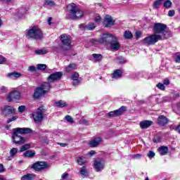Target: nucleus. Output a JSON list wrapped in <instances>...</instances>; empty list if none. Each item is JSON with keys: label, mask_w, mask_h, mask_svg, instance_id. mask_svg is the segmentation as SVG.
Segmentation results:
<instances>
[{"label": "nucleus", "mask_w": 180, "mask_h": 180, "mask_svg": "<svg viewBox=\"0 0 180 180\" xmlns=\"http://www.w3.org/2000/svg\"><path fill=\"white\" fill-rule=\"evenodd\" d=\"M153 34L148 35L142 40L145 46H154L161 40L171 37V31L167 30V25L156 22L153 27Z\"/></svg>", "instance_id": "f257e3e1"}, {"label": "nucleus", "mask_w": 180, "mask_h": 180, "mask_svg": "<svg viewBox=\"0 0 180 180\" xmlns=\"http://www.w3.org/2000/svg\"><path fill=\"white\" fill-rule=\"evenodd\" d=\"M33 130L30 128H20L17 127L13 129V134L11 136L12 142L15 144V146H23L26 143V138L19 135V134H30L32 133Z\"/></svg>", "instance_id": "f03ea898"}, {"label": "nucleus", "mask_w": 180, "mask_h": 180, "mask_svg": "<svg viewBox=\"0 0 180 180\" xmlns=\"http://www.w3.org/2000/svg\"><path fill=\"white\" fill-rule=\"evenodd\" d=\"M66 11L68 13L66 14L65 19L69 20H79V19H82V18H84V11L79 9L77 4L74 3H71L68 5Z\"/></svg>", "instance_id": "7ed1b4c3"}, {"label": "nucleus", "mask_w": 180, "mask_h": 180, "mask_svg": "<svg viewBox=\"0 0 180 180\" xmlns=\"http://www.w3.org/2000/svg\"><path fill=\"white\" fill-rule=\"evenodd\" d=\"M51 89V82H46L37 86L34 92L33 98L37 101L41 99Z\"/></svg>", "instance_id": "20e7f679"}, {"label": "nucleus", "mask_w": 180, "mask_h": 180, "mask_svg": "<svg viewBox=\"0 0 180 180\" xmlns=\"http://www.w3.org/2000/svg\"><path fill=\"white\" fill-rule=\"evenodd\" d=\"M44 37L43 31L37 25L30 27L25 34L27 39H32V40H41Z\"/></svg>", "instance_id": "39448f33"}, {"label": "nucleus", "mask_w": 180, "mask_h": 180, "mask_svg": "<svg viewBox=\"0 0 180 180\" xmlns=\"http://www.w3.org/2000/svg\"><path fill=\"white\" fill-rule=\"evenodd\" d=\"M44 113H46V109H44V106L41 105L37 109V111L34 114L32 115L34 123L41 122L44 118Z\"/></svg>", "instance_id": "423d86ee"}, {"label": "nucleus", "mask_w": 180, "mask_h": 180, "mask_svg": "<svg viewBox=\"0 0 180 180\" xmlns=\"http://www.w3.org/2000/svg\"><path fill=\"white\" fill-rule=\"evenodd\" d=\"M31 168L37 172H41L49 168V163L46 161H37L32 165Z\"/></svg>", "instance_id": "0eeeda50"}, {"label": "nucleus", "mask_w": 180, "mask_h": 180, "mask_svg": "<svg viewBox=\"0 0 180 180\" xmlns=\"http://www.w3.org/2000/svg\"><path fill=\"white\" fill-rule=\"evenodd\" d=\"M114 37L115 35L109 32L103 33L100 38V44H103L105 47H108Z\"/></svg>", "instance_id": "6e6552de"}, {"label": "nucleus", "mask_w": 180, "mask_h": 180, "mask_svg": "<svg viewBox=\"0 0 180 180\" xmlns=\"http://www.w3.org/2000/svg\"><path fill=\"white\" fill-rule=\"evenodd\" d=\"M108 46H110L112 51H119L120 50V42H119V39L116 36L112 37Z\"/></svg>", "instance_id": "1a4fd4ad"}, {"label": "nucleus", "mask_w": 180, "mask_h": 180, "mask_svg": "<svg viewBox=\"0 0 180 180\" xmlns=\"http://www.w3.org/2000/svg\"><path fill=\"white\" fill-rule=\"evenodd\" d=\"M127 110V107L126 106H121L120 108L115 110L114 111H110L108 113V116L109 117H116L117 116H122L124 112Z\"/></svg>", "instance_id": "9d476101"}, {"label": "nucleus", "mask_w": 180, "mask_h": 180, "mask_svg": "<svg viewBox=\"0 0 180 180\" xmlns=\"http://www.w3.org/2000/svg\"><path fill=\"white\" fill-rule=\"evenodd\" d=\"M63 78V72H55L47 77L49 82H56L60 81Z\"/></svg>", "instance_id": "9b49d317"}, {"label": "nucleus", "mask_w": 180, "mask_h": 180, "mask_svg": "<svg viewBox=\"0 0 180 180\" xmlns=\"http://www.w3.org/2000/svg\"><path fill=\"white\" fill-rule=\"evenodd\" d=\"M94 169L96 172H101V171L105 169V160L103 159L94 160Z\"/></svg>", "instance_id": "f8f14e48"}, {"label": "nucleus", "mask_w": 180, "mask_h": 180, "mask_svg": "<svg viewBox=\"0 0 180 180\" xmlns=\"http://www.w3.org/2000/svg\"><path fill=\"white\" fill-rule=\"evenodd\" d=\"M60 41L62 43V48L63 46L71 47V36L66 34L60 35Z\"/></svg>", "instance_id": "ddd939ff"}, {"label": "nucleus", "mask_w": 180, "mask_h": 180, "mask_svg": "<svg viewBox=\"0 0 180 180\" xmlns=\"http://www.w3.org/2000/svg\"><path fill=\"white\" fill-rule=\"evenodd\" d=\"M115 20H113L112 16L107 15L103 20V25L104 27H112L115 25Z\"/></svg>", "instance_id": "4468645a"}, {"label": "nucleus", "mask_w": 180, "mask_h": 180, "mask_svg": "<svg viewBox=\"0 0 180 180\" xmlns=\"http://www.w3.org/2000/svg\"><path fill=\"white\" fill-rule=\"evenodd\" d=\"M20 92L13 91L7 96V99L9 102H12V101H19L20 99Z\"/></svg>", "instance_id": "2eb2a0df"}, {"label": "nucleus", "mask_w": 180, "mask_h": 180, "mask_svg": "<svg viewBox=\"0 0 180 180\" xmlns=\"http://www.w3.org/2000/svg\"><path fill=\"white\" fill-rule=\"evenodd\" d=\"M1 113H2L3 116H5V117H6V116H8V115H12V114L15 113V109L12 108L9 105H6L1 110Z\"/></svg>", "instance_id": "dca6fc26"}, {"label": "nucleus", "mask_w": 180, "mask_h": 180, "mask_svg": "<svg viewBox=\"0 0 180 180\" xmlns=\"http://www.w3.org/2000/svg\"><path fill=\"white\" fill-rule=\"evenodd\" d=\"M101 143H102V138L96 137L90 142H89V146L91 147V148H94L95 147H98Z\"/></svg>", "instance_id": "f3484780"}, {"label": "nucleus", "mask_w": 180, "mask_h": 180, "mask_svg": "<svg viewBox=\"0 0 180 180\" xmlns=\"http://www.w3.org/2000/svg\"><path fill=\"white\" fill-rule=\"evenodd\" d=\"M123 77V71L120 69H116L111 74V78L112 79H119Z\"/></svg>", "instance_id": "a211bd4d"}, {"label": "nucleus", "mask_w": 180, "mask_h": 180, "mask_svg": "<svg viewBox=\"0 0 180 180\" xmlns=\"http://www.w3.org/2000/svg\"><path fill=\"white\" fill-rule=\"evenodd\" d=\"M71 79H72L73 85L75 86L77 84L81 83V81H82V79L79 77V74L77 72H75L74 74L71 77Z\"/></svg>", "instance_id": "6ab92c4d"}, {"label": "nucleus", "mask_w": 180, "mask_h": 180, "mask_svg": "<svg viewBox=\"0 0 180 180\" xmlns=\"http://www.w3.org/2000/svg\"><path fill=\"white\" fill-rule=\"evenodd\" d=\"M157 123L159 126H165L168 123V118L164 115H160L158 118Z\"/></svg>", "instance_id": "aec40b11"}, {"label": "nucleus", "mask_w": 180, "mask_h": 180, "mask_svg": "<svg viewBox=\"0 0 180 180\" xmlns=\"http://www.w3.org/2000/svg\"><path fill=\"white\" fill-rule=\"evenodd\" d=\"M154 122L150 120H144L140 122V127L141 129H148L150 126H153Z\"/></svg>", "instance_id": "412c9836"}, {"label": "nucleus", "mask_w": 180, "mask_h": 180, "mask_svg": "<svg viewBox=\"0 0 180 180\" xmlns=\"http://www.w3.org/2000/svg\"><path fill=\"white\" fill-rule=\"evenodd\" d=\"M158 151H159L160 155H167L168 154V147L165 146H160L158 148Z\"/></svg>", "instance_id": "4be33fe9"}, {"label": "nucleus", "mask_w": 180, "mask_h": 180, "mask_svg": "<svg viewBox=\"0 0 180 180\" xmlns=\"http://www.w3.org/2000/svg\"><path fill=\"white\" fill-rule=\"evenodd\" d=\"M74 70H77V65L75 63H70L65 68V72H71Z\"/></svg>", "instance_id": "5701e85b"}, {"label": "nucleus", "mask_w": 180, "mask_h": 180, "mask_svg": "<svg viewBox=\"0 0 180 180\" xmlns=\"http://www.w3.org/2000/svg\"><path fill=\"white\" fill-rule=\"evenodd\" d=\"M34 155H36V152L32 151V150H28L23 153V157L25 158H33Z\"/></svg>", "instance_id": "b1692460"}, {"label": "nucleus", "mask_w": 180, "mask_h": 180, "mask_svg": "<svg viewBox=\"0 0 180 180\" xmlns=\"http://www.w3.org/2000/svg\"><path fill=\"white\" fill-rule=\"evenodd\" d=\"M79 174L82 176H89V172H88V169L86 166H83L79 169Z\"/></svg>", "instance_id": "393cba45"}, {"label": "nucleus", "mask_w": 180, "mask_h": 180, "mask_svg": "<svg viewBox=\"0 0 180 180\" xmlns=\"http://www.w3.org/2000/svg\"><path fill=\"white\" fill-rule=\"evenodd\" d=\"M55 106L56 108H67V103L63 100L55 102Z\"/></svg>", "instance_id": "a878e982"}, {"label": "nucleus", "mask_w": 180, "mask_h": 180, "mask_svg": "<svg viewBox=\"0 0 180 180\" xmlns=\"http://www.w3.org/2000/svg\"><path fill=\"white\" fill-rule=\"evenodd\" d=\"M77 162L79 165H85L86 164V158L84 156H79L77 159Z\"/></svg>", "instance_id": "bb28decb"}, {"label": "nucleus", "mask_w": 180, "mask_h": 180, "mask_svg": "<svg viewBox=\"0 0 180 180\" xmlns=\"http://www.w3.org/2000/svg\"><path fill=\"white\" fill-rule=\"evenodd\" d=\"M32 148V143H28L26 144L22 145L20 148V153H23V151H26L29 149Z\"/></svg>", "instance_id": "cd10ccee"}, {"label": "nucleus", "mask_w": 180, "mask_h": 180, "mask_svg": "<svg viewBox=\"0 0 180 180\" xmlns=\"http://www.w3.org/2000/svg\"><path fill=\"white\" fill-rule=\"evenodd\" d=\"M96 26H95V23L94 22H90L87 24L86 25H83V28L84 30H94Z\"/></svg>", "instance_id": "c85d7f7f"}, {"label": "nucleus", "mask_w": 180, "mask_h": 180, "mask_svg": "<svg viewBox=\"0 0 180 180\" xmlns=\"http://www.w3.org/2000/svg\"><path fill=\"white\" fill-rule=\"evenodd\" d=\"M22 74L18 72H12L8 74V78H20Z\"/></svg>", "instance_id": "c756f323"}, {"label": "nucleus", "mask_w": 180, "mask_h": 180, "mask_svg": "<svg viewBox=\"0 0 180 180\" xmlns=\"http://www.w3.org/2000/svg\"><path fill=\"white\" fill-rule=\"evenodd\" d=\"M92 57L94 58L96 63H99V61H102V59L103 58L102 54L99 53H93Z\"/></svg>", "instance_id": "7c9ffc66"}, {"label": "nucleus", "mask_w": 180, "mask_h": 180, "mask_svg": "<svg viewBox=\"0 0 180 180\" xmlns=\"http://www.w3.org/2000/svg\"><path fill=\"white\" fill-rule=\"evenodd\" d=\"M124 37L127 40H131L133 39V34L130 31H125L124 32Z\"/></svg>", "instance_id": "2f4dec72"}, {"label": "nucleus", "mask_w": 180, "mask_h": 180, "mask_svg": "<svg viewBox=\"0 0 180 180\" xmlns=\"http://www.w3.org/2000/svg\"><path fill=\"white\" fill-rule=\"evenodd\" d=\"M33 178H34V174H27L21 177V180H33Z\"/></svg>", "instance_id": "473e14b6"}, {"label": "nucleus", "mask_w": 180, "mask_h": 180, "mask_svg": "<svg viewBox=\"0 0 180 180\" xmlns=\"http://www.w3.org/2000/svg\"><path fill=\"white\" fill-rule=\"evenodd\" d=\"M34 53L37 56H44V54H47L48 51L46 49H37L34 51Z\"/></svg>", "instance_id": "72a5a7b5"}, {"label": "nucleus", "mask_w": 180, "mask_h": 180, "mask_svg": "<svg viewBox=\"0 0 180 180\" xmlns=\"http://www.w3.org/2000/svg\"><path fill=\"white\" fill-rule=\"evenodd\" d=\"M162 5V0H156L153 4L154 9H158Z\"/></svg>", "instance_id": "f704fd0d"}, {"label": "nucleus", "mask_w": 180, "mask_h": 180, "mask_svg": "<svg viewBox=\"0 0 180 180\" xmlns=\"http://www.w3.org/2000/svg\"><path fill=\"white\" fill-rule=\"evenodd\" d=\"M117 60L119 64H126L127 63V60H126L125 58L123 56H118L117 58Z\"/></svg>", "instance_id": "c9c22d12"}, {"label": "nucleus", "mask_w": 180, "mask_h": 180, "mask_svg": "<svg viewBox=\"0 0 180 180\" xmlns=\"http://www.w3.org/2000/svg\"><path fill=\"white\" fill-rule=\"evenodd\" d=\"M47 68V65L46 64H38L37 65V70L39 71H44Z\"/></svg>", "instance_id": "e433bc0d"}, {"label": "nucleus", "mask_w": 180, "mask_h": 180, "mask_svg": "<svg viewBox=\"0 0 180 180\" xmlns=\"http://www.w3.org/2000/svg\"><path fill=\"white\" fill-rule=\"evenodd\" d=\"M15 154H18V148H13L10 150L11 157L13 158Z\"/></svg>", "instance_id": "4c0bfd02"}, {"label": "nucleus", "mask_w": 180, "mask_h": 180, "mask_svg": "<svg viewBox=\"0 0 180 180\" xmlns=\"http://www.w3.org/2000/svg\"><path fill=\"white\" fill-rule=\"evenodd\" d=\"M163 6H165V8H169L172 6V2L169 0H167L163 4Z\"/></svg>", "instance_id": "58836bf2"}, {"label": "nucleus", "mask_w": 180, "mask_h": 180, "mask_svg": "<svg viewBox=\"0 0 180 180\" xmlns=\"http://www.w3.org/2000/svg\"><path fill=\"white\" fill-rule=\"evenodd\" d=\"M91 43L93 46H98V44H101V39H91Z\"/></svg>", "instance_id": "ea45409f"}, {"label": "nucleus", "mask_w": 180, "mask_h": 180, "mask_svg": "<svg viewBox=\"0 0 180 180\" xmlns=\"http://www.w3.org/2000/svg\"><path fill=\"white\" fill-rule=\"evenodd\" d=\"M156 86L158 89H160V91H165V86L162 83H158Z\"/></svg>", "instance_id": "a19ab883"}, {"label": "nucleus", "mask_w": 180, "mask_h": 180, "mask_svg": "<svg viewBox=\"0 0 180 180\" xmlns=\"http://www.w3.org/2000/svg\"><path fill=\"white\" fill-rule=\"evenodd\" d=\"M28 71H30V72H36V71H37V68L34 65L30 66L28 68Z\"/></svg>", "instance_id": "79ce46f5"}, {"label": "nucleus", "mask_w": 180, "mask_h": 180, "mask_svg": "<svg viewBox=\"0 0 180 180\" xmlns=\"http://www.w3.org/2000/svg\"><path fill=\"white\" fill-rule=\"evenodd\" d=\"M65 120H66L67 122H68L69 123H74V120L72 119V116L66 115V116H65Z\"/></svg>", "instance_id": "37998d69"}, {"label": "nucleus", "mask_w": 180, "mask_h": 180, "mask_svg": "<svg viewBox=\"0 0 180 180\" xmlns=\"http://www.w3.org/2000/svg\"><path fill=\"white\" fill-rule=\"evenodd\" d=\"M25 110H26V106L20 105L18 107V112L20 113H23V112H25Z\"/></svg>", "instance_id": "c03bdc74"}, {"label": "nucleus", "mask_w": 180, "mask_h": 180, "mask_svg": "<svg viewBox=\"0 0 180 180\" xmlns=\"http://www.w3.org/2000/svg\"><path fill=\"white\" fill-rule=\"evenodd\" d=\"M45 5H49L50 6H54V1L50 0H45Z\"/></svg>", "instance_id": "a18cd8bd"}, {"label": "nucleus", "mask_w": 180, "mask_h": 180, "mask_svg": "<svg viewBox=\"0 0 180 180\" xmlns=\"http://www.w3.org/2000/svg\"><path fill=\"white\" fill-rule=\"evenodd\" d=\"M175 61H176V63H180V52L176 53L175 54Z\"/></svg>", "instance_id": "49530a36"}, {"label": "nucleus", "mask_w": 180, "mask_h": 180, "mask_svg": "<svg viewBox=\"0 0 180 180\" xmlns=\"http://www.w3.org/2000/svg\"><path fill=\"white\" fill-rule=\"evenodd\" d=\"M148 157L149 158H153V157H155V153H154L153 151H149L148 153Z\"/></svg>", "instance_id": "de8ad7c7"}, {"label": "nucleus", "mask_w": 180, "mask_h": 180, "mask_svg": "<svg viewBox=\"0 0 180 180\" xmlns=\"http://www.w3.org/2000/svg\"><path fill=\"white\" fill-rule=\"evenodd\" d=\"M141 36H143V32H141V31H136V39L137 40V39H139V37H141Z\"/></svg>", "instance_id": "09e8293b"}, {"label": "nucleus", "mask_w": 180, "mask_h": 180, "mask_svg": "<svg viewBox=\"0 0 180 180\" xmlns=\"http://www.w3.org/2000/svg\"><path fill=\"white\" fill-rule=\"evenodd\" d=\"M101 20H102V18L101 17V15H98L94 18V22H96V23H100Z\"/></svg>", "instance_id": "8fccbe9b"}, {"label": "nucleus", "mask_w": 180, "mask_h": 180, "mask_svg": "<svg viewBox=\"0 0 180 180\" xmlns=\"http://www.w3.org/2000/svg\"><path fill=\"white\" fill-rule=\"evenodd\" d=\"M153 143H161V137L156 136L153 139Z\"/></svg>", "instance_id": "3c124183"}, {"label": "nucleus", "mask_w": 180, "mask_h": 180, "mask_svg": "<svg viewBox=\"0 0 180 180\" xmlns=\"http://www.w3.org/2000/svg\"><path fill=\"white\" fill-rule=\"evenodd\" d=\"M168 16H169L170 18H172V16H175V11L174 10L169 11Z\"/></svg>", "instance_id": "603ef678"}, {"label": "nucleus", "mask_w": 180, "mask_h": 180, "mask_svg": "<svg viewBox=\"0 0 180 180\" xmlns=\"http://www.w3.org/2000/svg\"><path fill=\"white\" fill-rule=\"evenodd\" d=\"M16 119H18V116H13V117H12V118L8 119L7 120V123H11V122H15V120H16Z\"/></svg>", "instance_id": "864d4df0"}, {"label": "nucleus", "mask_w": 180, "mask_h": 180, "mask_svg": "<svg viewBox=\"0 0 180 180\" xmlns=\"http://www.w3.org/2000/svg\"><path fill=\"white\" fill-rule=\"evenodd\" d=\"M6 61V58L5 57L2 56V55H0V64H4Z\"/></svg>", "instance_id": "5fc2aeb1"}, {"label": "nucleus", "mask_w": 180, "mask_h": 180, "mask_svg": "<svg viewBox=\"0 0 180 180\" xmlns=\"http://www.w3.org/2000/svg\"><path fill=\"white\" fill-rule=\"evenodd\" d=\"M70 174H68V173L65 172L62 176H61V179H67V178H68Z\"/></svg>", "instance_id": "6e6d98bb"}, {"label": "nucleus", "mask_w": 180, "mask_h": 180, "mask_svg": "<svg viewBox=\"0 0 180 180\" xmlns=\"http://www.w3.org/2000/svg\"><path fill=\"white\" fill-rule=\"evenodd\" d=\"M163 84H164V85H169V79H165L163 81Z\"/></svg>", "instance_id": "4d7b16f0"}, {"label": "nucleus", "mask_w": 180, "mask_h": 180, "mask_svg": "<svg viewBox=\"0 0 180 180\" xmlns=\"http://www.w3.org/2000/svg\"><path fill=\"white\" fill-rule=\"evenodd\" d=\"M5 171V169L4 168V165L0 164V173L4 172Z\"/></svg>", "instance_id": "13d9d810"}, {"label": "nucleus", "mask_w": 180, "mask_h": 180, "mask_svg": "<svg viewBox=\"0 0 180 180\" xmlns=\"http://www.w3.org/2000/svg\"><path fill=\"white\" fill-rule=\"evenodd\" d=\"M95 154H96V152H95V150H91L89 153V155H91V157H92V155H95Z\"/></svg>", "instance_id": "bf43d9fd"}, {"label": "nucleus", "mask_w": 180, "mask_h": 180, "mask_svg": "<svg viewBox=\"0 0 180 180\" xmlns=\"http://www.w3.org/2000/svg\"><path fill=\"white\" fill-rule=\"evenodd\" d=\"M59 146L62 147H67V143H59Z\"/></svg>", "instance_id": "052dcab7"}, {"label": "nucleus", "mask_w": 180, "mask_h": 180, "mask_svg": "<svg viewBox=\"0 0 180 180\" xmlns=\"http://www.w3.org/2000/svg\"><path fill=\"white\" fill-rule=\"evenodd\" d=\"M53 20V18L49 17L48 19V23L49 25H51V21Z\"/></svg>", "instance_id": "680f3d73"}, {"label": "nucleus", "mask_w": 180, "mask_h": 180, "mask_svg": "<svg viewBox=\"0 0 180 180\" xmlns=\"http://www.w3.org/2000/svg\"><path fill=\"white\" fill-rule=\"evenodd\" d=\"M150 98H152V99H155L156 102H158V98H157V96H150Z\"/></svg>", "instance_id": "e2e57ef3"}, {"label": "nucleus", "mask_w": 180, "mask_h": 180, "mask_svg": "<svg viewBox=\"0 0 180 180\" xmlns=\"http://www.w3.org/2000/svg\"><path fill=\"white\" fill-rule=\"evenodd\" d=\"M1 1L3 2H6L7 4H9V2H11L12 0H0Z\"/></svg>", "instance_id": "0e129e2a"}, {"label": "nucleus", "mask_w": 180, "mask_h": 180, "mask_svg": "<svg viewBox=\"0 0 180 180\" xmlns=\"http://www.w3.org/2000/svg\"><path fill=\"white\" fill-rule=\"evenodd\" d=\"M1 91H6V86H1Z\"/></svg>", "instance_id": "69168bd1"}, {"label": "nucleus", "mask_w": 180, "mask_h": 180, "mask_svg": "<svg viewBox=\"0 0 180 180\" xmlns=\"http://www.w3.org/2000/svg\"><path fill=\"white\" fill-rule=\"evenodd\" d=\"M174 99H176V98H179V94H174Z\"/></svg>", "instance_id": "338daca9"}, {"label": "nucleus", "mask_w": 180, "mask_h": 180, "mask_svg": "<svg viewBox=\"0 0 180 180\" xmlns=\"http://www.w3.org/2000/svg\"><path fill=\"white\" fill-rule=\"evenodd\" d=\"M4 25V22L2 21V19L0 18V27Z\"/></svg>", "instance_id": "774afa93"}]
</instances>
